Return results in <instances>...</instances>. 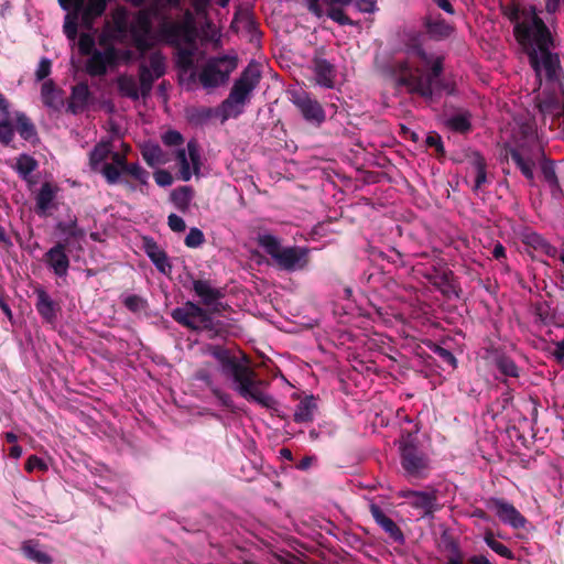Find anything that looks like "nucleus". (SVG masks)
Wrapping results in <instances>:
<instances>
[{
	"label": "nucleus",
	"mask_w": 564,
	"mask_h": 564,
	"mask_svg": "<svg viewBox=\"0 0 564 564\" xmlns=\"http://www.w3.org/2000/svg\"><path fill=\"white\" fill-rule=\"evenodd\" d=\"M77 46L82 54L90 55L87 61V72L91 75H102L108 68L119 63H128L144 58L149 48V40L154 37H131L130 47H119L113 40L122 37H98L99 48H96V37H77ZM173 45L176 50L175 62L178 68L180 83L186 89H193L197 82L206 89L225 84L230 74L237 68L238 57L236 53H228L207 59L200 72L198 65L205 58V47L208 42L220 37H160Z\"/></svg>",
	"instance_id": "f257e3e1"
},
{
	"label": "nucleus",
	"mask_w": 564,
	"mask_h": 564,
	"mask_svg": "<svg viewBox=\"0 0 564 564\" xmlns=\"http://www.w3.org/2000/svg\"><path fill=\"white\" fill-rule=\"evenodd\" d=\"M404 48L393 52L391 58L383 54L376 56L377 65L389 75L398 86L405 87L432 100L442 94L453 95L455 87L442 78L444 55L431 51L421 37H409Z\"/></svg>",
	"instance_id": "f03ea898"
},
{
	"label": "nucleus",
	"mask_w": 564,
	"mask_h": 564,
	"mask_svg": "<svg viewBox=\"0 0 564 564\" xmlns=\"http://www.w3.org/2000/svg\"><path fill=\"white\" fill-rule=\"evenodd\" d=\"M519 48L528 56L531 67L541 82L544 75L550 88L538 97L536 104L543 116L564 115V88L561 82L562 67L555 52L554 37H516Z\"/></svg>",
	"instance_id": "7ed1b4c3"
},
{
	"label": "nucleus",
	"mask_w": 564,
	"mask_h": 564,
	"mask_svg": "<svg viewBox=\"0 0 564 564\" xmlns=\"http://www.w3.org/2000/svg\"><path fill=\"white\" fill-rule=\"evenodd\" d=\"M210 354L218 360L223 375L232 381L234 389L240 397L262 408L275 410L278 404L275 399L263 390L265 382L256 379V373L252 369L240 362L236 357H232L223 347H213Z\"/></svg>",
	"instance_id": "20e7f679"
},
{
	"label": "nucleus",
	"mask_w": 564,
	"mask_h": 564,
	"mask_svg": "<svg viewBox=\"0 0 564 564\" xmlns=\"http://www.w3.org/2000/svg\"><path fill=\"white\" fill-rule=\"evenodd\" d=\"M261 79V65L251 61L235 80L228 97L220 105L223 120L237 118L245 112Z\"/></svg>",
	"instance_id": "39448f33"
},
{
	"label": "nucleus",
	"mask_w": 564,
	"mask_h": 564,
	"mask_svg": "<svg viewBox=\"0 0 564 564\" xmlns=\"http://www.w3.org/2000/svg\"><path fill=\"white\" fill-rule=\"evenodd\" d=\"M258 245L271 257L276 268L282 271H304L310 264V254L312 249L308 247H283L276 236L268 232L258 235Z\"/></svg>",
	"instance_id": "423d86ee"
},
{
	"label": "nucleus",
	"mask_w": 564,
	"mask_h": 564,
	"mask_svg": "<svg viewBox=\"0 0 564 564\" xmlns=\"http://www.w3.org/2000/svg\"><path fill=\"white\" fill-rule=\"evenodd\" d=\"M401 466L406 476L425 478L431 468L429 455L420 447L417 437L408 433L400 441Z\"/></svg>",
	"instance_id": "0eeeda50"
},
{
	"label": "nucleus",
	"mask_w": 564,
	"mask_h": 564,
	"mask_svg": "<svg viewBox=\"0 0 564 564\" xmlns=\"http://www.w3.org/2000/svg\"><path fill=\"white\" fill-rule=\"evenodd\" d=\"M505 13L514 24L513 35H552L534 7L512 6Z\"/></svg>",
	"instance_id": "6e6552de"
},
{
	"label": "nucleus",
	"mask_w": 564,
	"mask_h": 564,
	"mask_svg": "<svg viewBox=\"0 0 564 564\" xmlns=\"http://www.w3.org/2000/svg\"><path fill=\"white\" fill-rule=\"evenodd\" d=\"M172 318L178 324L193 330L212 329L214 322L210 315L193 302H186L171 313Z\"/></svg>",
	"instance_id": "1a4fd4ad"
},
{
	"label": "nucleus",
	"mask_w": 564,
	"mask_h": 564,
	"mask_svg": "<svg viewBox=\"0 0 564 564\" xmlns=\"http://www.w3.org/2000/svg\"><path fill=\"white\" fill-rule=\"evenodd\" d=\"M165 57L158 51L149 54L148 61H143L139 67L142 97H147L153 83L165 74Z\"/></svg>",
	"instance_id": "9d476101"
},
{
	"label": "nucleus",
	"mask_w": 564,
	"mask_h": 564,
	"mask_svg": "<svg viewBox=\"0 0 564 564\" xmlns=\"http://www.w3.org/2000/svg\"><path fill=\"white\" fill-rule=\"evenodd\" d=\"M291 101L300 110L303 118L312 123L321 124L325 121V111L321 104L303 89L291 91Z\"/></svg>",
	"instance_id": "9b49d317"
},
{
	"label": "nucleus",
	"mask_w": 564,
	"mask_h": 564,
	"mask_svg": "<svg viewBox=\"0 0 564 564\" xmlns=\"http://www.w3.org/2000/svg\"><path fill=\"white\" fill-rule=\"evenodd\" d=\"M176 160L180 164V177L187 182L193 174H198L200 170V153L195 140L187 142L186 149L180 148L176 151Z\"/></svg>",
	"instance_id": "f8f14e48"
},
{
	"label": "nucleus",
	"mask_w": 564,
	"mask_h": 564,
	"mask_svg": "<svg viewBox=\"0 0 564 564\" xmlns=\"http://www.w3.org/2000/svg\"><path fill=\"white\" fill-rule=\"evenodd\" d=\"M488 508L495 511L502 523L513 529H522L527 524V519L517 508L503 499L491 498L488 502Z\"/></svg>",
	"instance_id": "ddd939ff"
},
{
	"label": "nucleus",
	"mask_w": 564,
	"mask_h": 564,
	"mask_svg": "<svg viewBox=\"0 0 564 564\" xmlns=\"http://www.w3.org/2000/svg\"><path fill=\"white\" fill-rule=\"evenodd\" d=\"M142 249L160 273L164 275L171 273L172 263L169 256L152 237L142 238Z\"/></svg>",
	"instance_id": "4468645a"
},
{
	"label": "nucleus",
	"mask_w": 564,
	"mask_h": 564,
	"mask_svg": "<svg viewBox=\"0 0 564 564\" xmlns=\"http://www.w3.org/2000/svg\"><path fill=\"white\" fill-rule=\"evenodd\" d=\"M466 181H471V188L476 193L479 192L488 181L486 161L478 152L470 156L466 172Z\"/></svg>",
	"instance_id": "2eb2a0df"
},
{
	"label": "nucleus",
	"mask_w": 564,
	"mask_h": 564,
	"mask_svg": "<svg viewBox=\"0 0 564 564\" xmlns=\"http://www.w3.org/2000/svg\"><path fill=\"white\" fill-rule=\"evenodd\" d=\"M369 510L376 523L397 543H404V535L397 523L389 518L375 502L369 505Z\"/></svg>",
	"instance_id": "dca6fc26"
},
{
	"label": "nucleus",
	"mask_w": 564,
	"mask_h": 564,
	"mask_svg": "<svg viewBox=\"0 0 564 564\" xmlns=\"http://www.w3.org/2000/svg\"><path fill=\"white\" fill-rule=\"evenodd\" d=\"M46 263L53 270L54 274L63 278L67 275L69 259L65 252V245L57 243L45 253Z\"/></svg>",
	"instance_id": "f3484780"
},
{
	"label": "nucleus",
	"mask_w": 564,
	"mask_h": 564,
	"mask_svg": "<svg viewBox=\"0 0 564 564\" xmlns=\"http://www.w3.org/2000/svg\"><path fill=\"white\" fill-rule=\"evenodd\" d=\"M313 73L316 85L327 89L334 88L336 69L328 61L324 58H315L313 62Z\"/></svg>",
	"instance_id": "a211bd4d"
},
{
	"label": "nucleus",
	"mask_w": 564,
	"mask_h": 564,
	"mask_svg": "<svg viewBox=\"0 0 564 564\" xmlns=\"http://www.w3.org/2000/svg\"><path fill=\"white\" fill-rule=\"evenodd\" d=\"M399 496L406 499L413 508L423 510L425 514L431 513L436 503V496L433 492L409 489L401 490Z\"/></svg>",
	"instance_id": "6ab92c4d"
},
{
	"label": "nucleus",
	"mask_w": 564,
	"mask_h": 564,
	"mask_svg": "<svg viewBox=\"0 0 564 564\" xmlns=\"http://www.w3.org/2000/svg\"><path fill=\"white\" fill-rule=\"evenodd\" d=\"M41 100L45 107L58 111L64 106V93L53 80H46L41 87Z\"/></svg>",
	"instance_id": "aec40b11"
},
{
	"label": "nucleus",
	"mask_w": 564,
	"mask_h": 564,
	"mask_svg": "<svg viewBox=\"0 0 564 564\" xmlns=\"http://www.w3.org/2000/svg\"><path fill=\"white\" fill-rule=\"evenodd\" d=\"M14 137L9 102L2 94H0V142L8 145Z\"/></svg>",
	"instance_id": "412c9836"
},
{
	"label": "nucleus",
	"mask_w": 564,
	"mask_h": 564,
	"mask_svg": "<svg viewBox=\"0 0 564 564\" xmlns=\"http://www.w3.org/2000/svg\"><path fill=\"white\" fill-rule=\"evenodd\" d=\"M193 290L203 304L207 306L215 305L223 296L221 291L213 286L207 280H195L193 282Z\"/></svg>",
	"instance_id": "4be33fe9"
},
{
	"label": "nucleus",
	"mask_w": 564,
	"mask_h": 564,
	"mask_svg": "<svg viewBox=\"0 0 564 564\" xmlns=\"http://www.w3.org/2000/svg\"><path fill=\"white\" fill-rule=\"evenodd\" d=\"M89 97L90 91L88 85L85 83L77 84L72 89L68 110L74 115L82 112L87 107Z\"/></svg>",
	"instance_id": "5701e85b"
},
{
	"label": "nucleus",
	"mask_w": 564,
	"mask_h": 564,
	"mask_svg": "<svg viewBox=\"0 0 564 564\" xmlns=\"http://www.w3.org/2000/svg\"><path fill=\"white\" fill-rule=\"evenodd\" d=\"M143 160L151 166L155 167L169 162V155L161 149L158 143L144 142L141 147Z\"/></svg>",
	"instance_id": "b1692460"
},
{
	"label": "nucleus",
	"mask_w": 564,
	"mask_h": 564,
	"mask_svg": "<svg viewBox=\"0 0 564 564\" xmlns=\"http://www.w3.org/2000/svg\"><path fill=\"white\" fill-rule=\"evenodd\" d=\"M317 409L316 400L313 395L302 399L295 408L293 417L296 423H307L313 421Z\"/></svg>",
	"instance_id": "393cba45"
},
{
	"label": "nucleus",
	"mask_w": 564,
	"mask_h": 564,
	"mask_svg": "<svg viewBox=\"0 0 564 564\" xmlns=\"http://www.w3.org/2000/svg\"><path fill=\"white\" fill-rule=\"evenodd\" d=\"M444 124L454 132L466 133L471 128L470 113L464 110L446 116Z\"/></svg>",
	"instance_id": "a878e982"
},
{
	"label": "nucleus",
	"mask_w": 564,
	"mask_h": 564,
	"mask_svg": "<svg viewBox=\"0 0 564 564\" xmlns=\"http://www.w3.org/2000/svg\"><path fill=\"white\" fill-rule=\"evenodd\" d=\"M12 167L23 181L30 182L32 173L39 167V163L33 156L22 153L15 159Z\"/></svg>",
	"instance_id": "bb28decb"
},
{
	"label": "nucleus",
	"mask_w": 564,
	"mask_h": 564,
	"mask_svg": "<svg viewBox=\"0 0 564 564\" xmlns=\"http://www.w3.org/2000/svg\"><path fill=\"white\" fill-rule=\"evenodd\" d=\"M36 310L48 323H52L56 318L55 303L44 290L36 292Z\"/></svg>",
	"instance_id": "cd10ccee"
},
{
	"label": "nucleus",
	"mask_w": 564,
	"mask_h": 564,
	"mask_svg": "<svg viewBox=\"0 0 564 564\" xmlns=\"http://www.w3.org/2000/svg\"><path fill=\"white\" fill-rule=\"evenodd\" d=\"M111 152H112V145H111L110 141L99 142L97 145H95V148L90 152V155H89L90 167L94 171L99 170L102 166V164L106 163L105 161L110 156Z\"/></svg>",
	"instance_id": "c85d7f7f"
},
{
	"label": "nucleus",
	"mask_w": 564,
	"mask_h": 564,
	"mask_svg": "<svg viewBox=\"0 0 564 564\" xmlns=\"http://www.w3.org/2000/svg\"><path fill=\"white\" fill-rule=\"evenodd\" d=\"M55 198V191L50 183H44L36 195V213L45 216L52 207Z\"/></svg>",
	"instance_id": "c756f323"
},
{
	"label": "nucleus",
	"mask_w": 564,
	"mask_h": 564,
	"mask_svg": "<svg viewBox=\"0 0 564 564\" xmlns=\"http://www.w3.org/2000/svg\"><path fill=\"white\" fill-rule=\"evenodd\" d=\"M118 89L122 96L133 100L142 96L141 85L139 86L137 78L131 75H122L118 78Z\"/></svg>",
	"instance_id": "7c9ffc66"
},
{
	"label": "nucleus",
	"mask_w": 564,
	"mask_h": 564,
	"mask_svg": "<svg viewBox=\"0 0 564 564\" xmlns=\"http://www.w3.org/2000/svg\"><path fill=\"white\" fill-rule=\"evenodd\" d=\"M423 274L433 285L440 289L444 294H448L453 289L449 281L448 272L444 270H437L435 265H433L432 270H429Z\"/></svg>",
	"instance_id": "2f4dec72"
},
{
	"label": "nucleus",
	"mask_w": 564,
	"mask_h": 564,
	"mask_svg": "<svg viewBox=\"0 0 564 564\" xmlns=\"http://www.w3.org/2000/svg\"><path fill=\"white\" fill-rule=\"evenodd\" d=\"M194 192L191 186H181L171 193V202L181 212L189 208Z\"/></svg>",
	"instance_id": "473e14b6"
},
{
	"label": "nucleus",
	"mask_w": 564,
	"mask_h": 564,
	"mask_svg": "<svg viewBox=\"0 0 564 564\" xmlns=\"http://www.w3.org/2000/svg\"><path fill=\"white\" fill-rule=\"evenodd\" d=\"M352 1L354 0H306V7L312 14L321 18L325 14L324 6L326 9L334 6L347 7L351 6Z\"/></svg>",
	"instance_id": "72a5a7b5"
},
{
	"label": "nucleus",
	"mask_w": 564,
	"mask_h": 564,
	"mask_svg": "<svg viewBox=\"0 0 564 564\" xmlns=\"http://www.w3.org/2000/svg\"><path fill=\"white\" fill-rule=\"evenodd\" d=\"M510 156H511L512 161L517 164V166L520 169L521 173L528 180H533V177H534V173H533L534 161H533V159L528 155H524L518 149H511Z\"/></svg>",
	"instance_id": "f704fd0d"
},
{
	"label": "nucleus",
	"mask_w": 564,
	"mask_h": 564,
	"mask_svg": "<svg viewBox=\"0 0 564 564\" xmlns=\"http://www.w3.org/2000/svg\"><path fill=\"white\" fill-rule=\"evenodd\" d=\"M22 550L28 558L39 564H48L51 562L50 556L39 547L37 543L33 541L24 542Z\"/></svg>",
	"instance_id": "c9c22d12"
},
{
	"label": "nucleus",
	"mask_w": 564,
	"mask_h": 564,
	"mask_svg": "<svg viewBox=\"0 0 564 564\" xmlns=\"http://www.w3.org/2000/svg\"><path fill=\"white\" fill-rule=\"evenodd\" d=\"M17 131L24 140H31L36 137L34 124L24 113H17Z\"/></svg>",
	"instance_id": "e433bc0d"
},
{
	"label": "nucleus",
	"mask_w": 564,
	"mask_h": 564,
	"mask_svg": "<svg viewBox=\"0 0 564 564\" xmlns=\"http://www.w3.org/2000/svg\"><path fill=\"white\" fill-rule=\"evenodd\" d=\"M484 541L498 555L508 560H512L514 557L512 551L509 547L495 540L491 531L485 533Z\"/></svg>",
	"instance_id": "4c0bfd02"
},
{
	"label": "nucleus",
	"mask_w": 564,
	"mask_h": 564,
	"mask_svg": "<svg viewBox=\"0 0 564 564\" xmlns=\"http://www.w3.org/2000/svg\"><path fill=\"white\" fill-rule=\"evenodd\" d=\"M524 242L536 250H542L550 254L553 247L538 232L530 231L524 236Z\"/></svg>",
	"instance_id": "58836bf2"
},
{
	"label": "nucleus",
	"mask_w": 564,
	"mask_h": 564,
	"mask_svg": "<svg viewBox=\"0 0 564 564\" xmlns=\"http://www.w3.org/2000/svg\"><path fill=\"white\" fill-rule=\"evenodd\" d=\"M57 230L66 236L67 238H77L83 237L85 235L83 229L77 227L76 218L70 219L69 221H59L56 225Z\"/></svg>",
	"instance_id": "ea45409f"
},
{
	"label": "nucleus",
	"mask_w": 564,
	"mask_h": 564,
	"mask_svg": "<svg viewBox=\"0 0 564 564\" xmlns=\"http://www.w3.org/2000/svg\"><path fill=\"white\" fill-rule=\"evenodd\" d=\"M497 368L501 373L508 377H519V368L516 362L506 356H501L496 360Z\"/></svg>",
	"instance_id": "a19ab883"
},
{
	"label": "nucleus",
	"mask_w": 564,
	"mask_h": 564,
	"mask_svg": "<svg viewBox=\"0 0 564 564\" xmlns=\"http://www.w3.org/2000/svg\"><path fill=\"white\" fill-rule=\"evenodd\" d=\"M79 13L83 14V11H67L63 26L65 35H89L88 33L77 32V21Z\"/></svg>",
	"instance_id": "79ce46f5"
},
{
	"label": "nucleus",
	"mask_w": 564,
	"mask_h": 564,
	"mask_svg": "<svg viewBox=\"0 0 564 564\" xmlns=\"http://www.w3.org/2000/svg\"><path fill=\"white\" fill-rule=\"evenodd\" d=\"M61 8L65 11H83V20L86 23L91 22L95 18H85V10L88 6L85 0H58Z\"/></svg>",
	"instance_id": "37998d69"
},
{
	"label": "nucleus",
	"mask_w": 564,
	"mask_h": 564,
	"mask_svg": "<svg viewBox=\"0 0 564 564\" xmlns=\"http://www.w3.org/2000/svg\"><path fill=\"white\" fill-rule=\"evenodd\" d=\"M106 178L108 184H117L120 181V176L123 173L122 170L110 163H105L98 170Z\"/></svg>",
	"instance_id": "c03bdc74"
},
{
	"label": "nucleus",
	"mask_w": 564,
	"mask_h": 564,
	"mask_svg": "<svg viewBox=\"0 0 564 564\" xmlns=\"http://www.w3.org/2000/svg\"><path fill=\"white\" fill-rule=\"evenodd\" d=\"M205 242V236L204 232L193 227L189 229L188 234L185 237L184 243L188 248H198Z\"/></svg>",
	"instance_id": "a18cd8bd"
},
{
	"label": "nucleus",
	"mask_w": 564,
	"mask_h": 564,
	"mask_svg": "<svg viewBox=\"0 0 564 564\" xmlns=\"http://www.w3.org/2000/svg\"><path fill=\"white\" fill-rule=\"evenodd\" d=\"M344 7L334 6L325 10V14L340 25L351 24V20L343 10Z\"/></svg>",
	"instance_id": "49530a36"
},
{
	"label": "nucleus",
	"mask_w": 564,
	"mask_h": 564,
	"mask_svg": "<svg viewBox=\"0 0 564 564\" xmlns=\"http://www.w3.org/2000/svg\"><path fill=\"white\" fill-rule=\"evenodd\" d=\"M124 173L130 174L137 181H139L142 185L148 184L149 173L139 164V163H130L126 167Z\"/></svg>",
	"instance_id": "de8ad7c7"
},
{
	"label": "nucleus",
	"mask_w": 564,
	"mask_h": 564,
	"mask_svg": "<svg viewBox=\"0 0 564 564\" xmlns=\"http://www.w3.org/2000/svg\"><path fill=\"white\" fill-rule=\"evenodd\" d=\"M161 139L166 147H181L184 143L183 135L176 130L165 131Z\"/></svg>",
	"instance_id": "09e8293b"
},
{
	"label": "nucleus",
	"mask_w": 564,
	"mask_h": 564,
	"mask_svg": "<svg viewBox=\"0 0 564 564\" xmlns=\"http://www.w3.org/2000/svg\"><path fill=\"white\" fill-rule=\"evenodd\" d=\"M122 302L124 306L131 312H139L144 306L143 300L135 294L123 296Z\"/></svg>",
	"instance_id": "8fccbe9b"
},
{
	"label": "nucleus",
	"mask_w": 564,
	"mask_h": 564,
	"mask_svg": "<svg viewBox=\"0 0 564 564\" xmlns=\"http://www.w3.org/2000/svg\"><path fill=\"white\" fill-rule=\"evenodd\" d=\"M445 364L451 366L452 368H456L457 360L455 356L446 348H443L441 346H435L433 350Z\"/></svg>",
	"instance_id": "3c124183"
},
{
	"label": "nucleus",
	"mask_w": 564,
	"mask_h": 564,
	"mask_svg": "<svg viewBox=\"0 0 564 564\" xmlns=\"http://www.w3.org/2000/svg\"><path fill=\"white\" fill-rule=\"evenodd\" d=\"M25 469L28 471H33V470L45 471V470H47V464L45 463L44 459H42L35 455H32L28 458V460L25 463Z\"/></svg>",
	"instance_id": "603ef678"
},
{
	"label": "nucleus",
	"mask_w": 564,
	"mask_h": 564,
	"mask_svg": "<svg viewBox=\"0 0 564 564\" xmlns=\"http://www.w3.org/2000/svg\"><path fill=\"white\" fill-rule=\"evenodd\" d=\"M51 66H52L51 59H48L46 57L42 58L37 65L36 70H35L36 80L45 79L51 73Z\"/></svg>",
	"instance_id": "864d4df0"
},
{
	"label": "nucleus",
	"mask_w": 564,
	"mask_h": 564,
	"mask_svg": "<svg viewBox=\"0 0 564 564\" xmlns=\"http://www.w3.org/2000/svg\"><path fill=\"white\" fill-rule=\"evenodd\" d=\"M167 224L171 230L174 232H183L186 228L184 219L176 214H171L169 216Z\"/></svg>",
	"instance_id": "5fc2aeb1"
},
{
	"label": "nucleus",
	"mask_w": 564,
	"mask_h": 564,
	"mask_svg": "<svg viewBox=\"0 0 564 564\" xmlns=\"http://www.w3.org/2000/svg\"><path fill=\"white\" fill-rule=\"evenodd\" d=\"M446 564H465L463 553L457 544L452 545Z\"/></svg>",
	"instance_id": "6e6d98bb"
},
{
	"label": "nucleus",
	"mask_w": 564,
	"mask_h": 564,
	"mask_svg": "<svg viewBox=\"0 0 564 564\" xmlns=\"http://www.w3.org/2000/svg\"><path fill=\"white\" fill-rule=\"evenodd\" d=\"M355 8L365 13H371L377 9L376 0H354L352 3Z\"/></svg>",
	"instance_id": "4d7b16f0"
},
{
	"label": "nucleus",
	"mask_w": 564,
	"mask_h": 564,
	"mask_svg": "<svg viewBox=\"0 0 564 564\" xmlns=\"http://www.w3.org/2000/svg\"><path fill=\"white\" fill-rule=\"evenodd\" d=\"M214 395L218 399L219 403L230 410H234V401L230 397V394L223 392L218 388H213Z\"/></svg>",
	"instance_id": "13d9d810"
},
{
	"label": "nucleus",
	"mask_w": 564,
	"mask_h": 564,
	"mask_svg": "<svg viewBox=\"0 0 564 564\" xmlns=\"http://www.w3.org/2000/svg\"><path fill=\"white\" fill-rule=\"evenodd\" d=\"M155 183L161 187L170 186L173 182L172 175L165 170H159L154 173Z\"/></svg>",
	"instance_id": "bf43d9fd"
},
{
	"label": "nucleus",
	"mask_w": 564,
	"mask_h": 564,
	"mask_svg": "<svg viewBox=\"0 0 564 564\" xmlns=\"http://www.w3.org/2000/svg\"><path fill=\"white\" fill-rule=\"evenodd\" d=\"M110 158L112 160V163L115 166L119 167L120 170H122V172L126 171V167L128 166V163L126 161V158L123 154L119 153V152H111L110 154Z\"/></svg>",
	"instance_id": "052dcab7"
},
{
	"label": "nucleus",
	"mask_w": 564,
	"mask_h": 564,
	"mask_svg": "<svg viewBox=\"0 0 564 564\" xmlns=\"http://www.w3.org/2000/svg\"><path fill=\"white\" fill-rule=\"evenodd\" d=\"M352 296V290L350 288H345L343 290V293L340 295L341 299H345L347 300L349 303L346 305L345 307V313L348 314V313H351L355 308V304L352 301H350Z\"/></svg>",
	"instance_id": "680f3d73"
},
{
	"label": "nucleus",
	"mask_w": 564,
	"mask_h": 564,
	"mask_svg": "<svg viewBox=\"0 0 564 564\" xmlns=\"http://www.w3.org/2000/svg\"><path fill=\"white\" fill-rule=\"evenodd\" d=\"M553 356L558 362L564 365V339L555 343V350Z\"/></svg>",
	"instance_id": "e2e57ef3"
},
{
	"label": "nucleus",
	"mask_w": 564,
	"mask_h": 564,
	"mask_svg": "<svg viewBox=\"0 0 564 564\" xmlns=\"http://www.w3.org/2000/svg\"><path fill=\"white\" fill-rule=\"evenodd\" d=\"M243 23L250 35H262V32L258 31L257 24L251 18L245 19Z\"/></svg>",
	"instance_id": "0e129e2a"
},
{
	"label": "nucleus",
	"mask_w": 564,
	"mask_h": 564,
	"mask_svg": "<svg viewBox=\"0 0 564 564\" xmlns=\"http://www.w3.org/2000/svg\"><path fill=\"white\" fill-rule=\"evenodd\" d=\"M492 257L497 260H501V259L506 258V249L500 242L495 245V247L492 249Z\"/></svg>",
	"instance_id": "69168bd1"
},
{
	"label": "nucleus",
	"mask_w": 564,
	"mask_h": 564,
	"mask_svg": "<svg viewBox=\"0 0 564 564\" xmlns=\"http://www.w3.org/2000/svg\"><path fill=\"white\" fill-rule=\"evenodd\" d=\"M438 8L444 10L447 13H454V7L449 2V0H432Z\"/></svg>",
	"instance_id": "338daca9"
},
{
	"label": "nucleus",
	"mask_w": 564,
	"mask_h": 564,
	"mask_svg": "<svg viewBox=\"0 0 564 564\" xmlns=\"http://www.w3.org/2000/svg\"><path fill=\"white\" fill-rule=\"evenodd\" d=\"M470 564H492L485 555H473L468 558Z\"/></svg>",
	"instance_id": "774afa93"
}]
</instances>
